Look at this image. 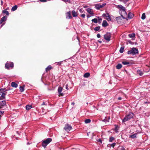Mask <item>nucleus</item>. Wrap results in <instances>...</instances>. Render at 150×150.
Returning <instances> with one entry per match:
<instances>
[{
  "mask_svg": "<svg viewBox=\"0 0 150 150\" xmlns=\"http://www.w3.org/2000/svg\"><path fill=\"white\" fill-rule=\"evenodd\" d=\"M98 42H100V43H101L102 42V41H98Z\"/></svg>",
  "mask_w": 150,
  "mask_h": 150,
  "instance_id": "53",
  "label": "nucleus"
},
{
  "mask_svg": "<svg viewBox=\"0 0 150 150\" xmlns=\"http://www.w3.org/2000/svg\"><path fill=\"white\" fill-rule=\"evenodd\" d=\"M129 0H125V1H126V2H127L128 1H129Z\"/></svg>",
  "mask_w": 150,
  "mask_h": 150,
  "instance_id": "54",
  "label": "nucleus"
},
{
  "mask_svg": "<svg viewBox=\"0 0 150 150\" xmlns=\"http://www.w3.org/2000/svg\"><path fill=\"white\" fill-rule=\"evenodd\" d=\"M6 105V102L5 100L2 101L0 102V109L2 108L3 106Z\"/></svg>",
  "mask_w": 150,
  "mask_h": 150,
  "instance_id": "13",
  "label": "nucleus"
},
{
  "mask_svg": "<svg viewBox=\"0 0 150 150\" xmlns=\"http://www.w3.org/2000/svg\"><path fill=\"white\" fill-rule=\"evenodd\" d=\"M85 15L84 14H83L81 15V16L83 18H84L85 17Z\"/></svg>",
  "mask_w": 150,
  "mask_h": 150,
  "instance_id": "42",
  "label": "nucleus"
},
{
  "mask_svg": "<svg viewBox=\"0 0 150 150\" xmlns=\"http://www.w3.org/2000/svg\"><path fill=\"white\" fill-rule=\"evenodd\" d=\"M122 63L124 65H127L129 64V62L126 61L122 62Z\"/></svg>",
  "mask_w": 150,
  "mask_h": 150,
  "instance_id": "35",
  "label": "nucleus"
},
{
  "mask_svg": "<svg viewBox=\"0 0 150 150\" xmlns=\"http://www.w3.org/2000/svg\"><path fill=\"white\" fill-rule=\"evenodd\" d=\"M124 47H121L120 50V53H122L124 51Z\"/></svg>",
  "mask_w": 150,
  "mask_h": 150,
  "instance_id": "28",
  "label": "nucleus"
},
{
  "mask_svg": "<svg viewBox=\"0 0 150 150\" xmlns=\"http://www.w3.org/2000/svg\"><path fill=\"white\" fill-rule=\"evenodd\" d=\"M102 25L103 27H106L108 25V24L107 21L105 20H104L103 21Z\"/></svg>",
  "mask_w": 150,
  "mask_h": 150,
  "instance_id": "18",
  "label": "nucleus"
},
{
  "mask_svg": "<svg viewBox=\"0 0 150 150\" xmlns=\"http://www.w3.org/2000/svg\"><path fill=\"white\" fill-rule=\"evenodd\" d=\"M92 21L95 23H97L98 22V19L96 18L93 19L92 20Z\"/></svg>",
  "mask_w": 150,
  "mask_h": 150,
  "instance_id": "32",
  "label": "nucleus"
},
{
  "mask_svg": "<svg viewBox=\"0 0 150 150\" xmlns=\"http://www.w3.org/2000/svg\"><path fill=\"white\" fill-rule=\"evenodd\" d=\"M122 150H125V149L124 147H122Z\"/></svg>",
  "mask_w": 150,
  "mask_h": 150,
  "instance_id": "49",
  "label": "nucleus"
},
{
  "mask_svg": "<svg viewBox=\"0 0 150 150\" xmlns=\"http://www.w3.org/2000/svg\"><path fill=\"white\" fill-rule=\"evenodd\" d=\"M118 99L119 100H120L122 99V98L121 97H119L118 98Z\"/></svg>",
  "mask_w": 150,
  "mask_h": 150,
  "instance_id": "47",
  "label": "nucleus"
},
{
  "mask_svg": "<svg viewBox=\"0 0 150 150\" xmlns=\"http://www.w3.org/2000/svg\"><path fill=\"white\" fill-rule=\"evenodd\" d=\"M90 75V74L89 73H86L84 74L83 76L85 78H88L89 76Z\"/></svg>",
  "mask_w": 150,
  "mask_h": 150,
  "instance_id": "23",
  "label": "nucleus"
},
{
  "mask_svg": "<svg viewBox=\"0 0 150 150\" xmlns=\"http://www.w3.org/2000/svg\"><path fill=\"white\" fill-rule=\"evenodd\" d=\"M66 18L71 19L72 17L71 15V13L70 11L66 13Z\"/></svg>",
  "mask_w": 150,
  "mask_h": 150,
  "instance_id": "10",
  "label": "nucleus"
},
{
  "mask_svg": "<svg viewBox=\"0 0 150 150\" xmlns=\"http://www.w3.org/2000/svg\"><path fill=\"white\" fill-rule=\"evenodd\" d=\"M146 15L145 13H144L142 14L141 17V18L143 20H144L146 18Z\"/></svg>",
  "mask_w": 150,
  "mask_h": 150,
  "instance_id": "29",
  "label": "nucleus"
},
{
  "mask_svg": "<svg viewBox=\"0 0 150 150\" xmlns=\"http://www.w3.org/2000/svg\"><path fill=\"white\" fill-rule=\"evenodd\" d=\"M11 86L12 87L16 88L18 86V85L15 82H13L11 83Z\"/></svg>",
  "mask_w": 150,
  "mask_h": 150,
  "instance_id": "19",
  "label": "nucleus"
},
{
  "mask_svg": "<svg viewBox=\"0 0 150 150\" xmlns=\"http://www.w3.org/2000/svg\"><path fill=\"white\" fill-rule=\"evenodd\" d=\"M24 87L21 86L20 87V91L21 92H22L24 91Z\"/></svg>",
  "mask_w": 150,
  "mask_h": 150,
  "instance_id": "33",
  "label": "nucleus"
},
{
  "mask_svg": "<svg viewBox=\"0 0 150 150\" xmlns=\"http://www.w3.org/2000/svg\"><path fill=\"white\" fill-rule=\"evenodd\" d=\"M106 5V4L104 3L102 5L97 4L95 5V8L97 9H99L100 8L104 7Z\"/></svg>",
  "mask_w": 150,
  "mask_h": 150,
  "instance_id": "6",
  "label": "nucleus"
},
{
  "mask_svg": "<svg viewBox=\"0 0 150 150\" xmlns=\"http://www.w3.org/2000/svg\"><path fill=\"white\" fill-rule=\"evenodd\" d=\"M111 38V34L110 33H107L106 34L104 35V38L106 40L109 41L110 40V38Z\"/></svg>",
  "mask_w": 150,
  "mask_h": 150,
  "instance_id": "5",
  "label": "nucleus"
},
{
  "mask_svg": "<svg viewBox=\"0 0 150 150\" xmlns=\"http://www.w3.org/2000/svg\"><path fill=\"white\" fill-rule=\"evenodd\" d=\"M52 69V67L50 65H49L46 68V71L47 72Z\"/></svg>",
  "mask_w": 150,
  "mask_h": 150,
  "instance_id": "25",
  "label": "nucleus"
},
{
  "mask_svg": "<svg viewBox=\"0 0 150 150\" xmlns=\"http://www.w3.org/2000/svg\"><path fill=\"white\" fill-rule=\"evenodd\" d=\"M68 87V84L66 85V88L67 89V90H68L69 89Z\"/></svg>",
  "mask_w": 150,
  "mask_h": 150,
  "instance_id": "44",
  "label": "nucleus"
},
{
  "mask_svg": "<svg viewBox=\"0 0 150 150\" xmlns=\"http://www.w3.org/2000/svg\"><path fill=\"white\" fill-rule=\"evenodd\" d=\"M98 141L99 142H102V141H101V139H99Z\"/></svg>",
  "mask_w": 150,
  "mask_h": 150,
  "instance_id": "51",
  "label": "nucleus"
},
{
  "mask_svg": "<svg viewBox=\"0 0 150 150\" xmlns=\"http://www.w3.org/2000/svg\"><path fill=\"white\" fill-rule=\"evenodd\" d=\"M7 91V90H5L4 88H1L0 89V92L1 93L3 92H5Z\"/></svg>",
  "mask_w": 150,
  "mask_h": 150,
  "instance_id": "31",
  "label": "nucleus"
},
{
  "mask_svg": "<svg viewBox=\"0 0 150 150\" xmlns=\"http://www.w3.org/2000/svg\"><path fill=\"white\" fill-rule=\"evenodd\" d=\"M97 36L98 38H100V34H98L97 35Z\"/></svg>",
  "mask_w": 150,
  "mask_h": 150,
  "instance_id": "43",
  "label": "nucleus"
},
{
  "mask_svg": "<svg viewBox=\"0 0 150 150\" xmlns=\"http://www.w3.org/2000/svg\"><path fill=\"white\" fill-rule=\"evenodd\" d=\"M137 134H134L130 135L129 136V137L133 139L136 138L137 137Z\"/></svg>",
  "mask_w": 150,
  "mask_h": 150,
  "instance_id": "20",
  "label": "nucleus"
},
{
  "mask_svg": "<svg viewBox=\"0 0 150 150\" xmlns=\"http://www.w3.org/2000/svg\"><path fill=\"white\" fill-rule=\"evenodd\" d=\"M87 16L88 18H89L90 17V16H89L88 15H87Z\"/></svg>",
  "mask_w": 150,
  "mask_h": 150,
  "instance_id": "55",
  "label": "nucleus"
},
{
  "mask_svg": "<svg viewBox=\"0 0 150 150\" xmlns=\"http://www.w3.org/2000/svg\"><path fill=\"white\" fill-rule=\"evenodd\" d=\"M86 10L92 16H93L94 15L93 11L92 9L90 8H88L86 9Z\"/></svg>",
  "mask_w": 150,
  "mask_h": 150,
  "instance_id": "12",
  "label": "nucleus"
},
{
  "mask_svg": "<svg viewBox=\"0 0 150 150\" xmlns=\"http://www.w3.org/2000/svg\"><path fill=\"white\" fill-rule=\"evenodd\" d=\"M13 64L12 62L10 64L7 63L5 64V67L8 69H9L10 67H11L12 68L13 67Z\"/></svg>",
  "mask_w": 150,
  "mask_h": 150,
  "instance_id": "9",
  "label": "nucleus"
},
{
  "mask_svg": "<svg viewBox=\"0 0 150 150\" xmlns=\"http://www.w3.org/2000/svg\"><path fill=\"white\" fill-rule=\"evenodd\" d=\"M7 91V90H5L4 88H1L0 89V92L1 93L3 92H5Z\"/></svg>",
  "mask_w": 150,
  "mask_h": 150,
  "instance_id": "30",
  "label": "nucleus"
},
{
  "mask_svg": "<svg viewBox=\"0 0 150 150\" xmlns=\"http://www.w3.org/2000/svg\"><path fill=\"white\" fill-rule=\"evenodd\" d=\"M1 114H0V115H1Z\"/></svg>",
  "mask_w": 150,
  "mask_h": 150,
  "instance_id": "58",
  "label": "nucleus"
},
{
  "mask_svg": "<svg viewBox=\"0 0 150 150\" xmlns=\"http://www.w3.org/2000/svg\"><path fill=\"white\" fill-rule=\"evenodd\" d=\"M133 14L129 12L128 15V17L129 19H131L133 17Z\"/></svg>",
  "mask_w": 150,
  "mask_h": 150,
  "instance_id": "17",
  "label": "nucleus"
},
{
  "mask_svg": "<svg viewBox=\"0 0 150 150\" xmlns=\"http://www.w3.org/2000/svg\"><path fill=\"white\" fill-rule=\"evenodd\" d=\"M3 2L2 1H1V5H3Z\"/></svg>",
  "mask_w": 150,
  "mask_h": 150,
  "instance_id": "50",
  "label": "nucleus"
},
{
  "mask_svg": "<svg viewBox=\"0 0 150 150\" xmlns=\"http://www.w3.org/2000/svg\"><path fill=\"white\" fill-rule=\"evenodd\" d=\"M52 141V139L49 138L46 139L45 140L43 141L42 143V146L44 148H45L47 145Z\"/></svg>",
  "mask_w": 150,
  "mask_h": 150,
  "instance_id": "1",
  "label": "nucleus"
},
{
  "mask_svg": "<svg viewBox=\"0 0 150 150\" xmlns=\"http://www.w3.org/2000/svg\"><path fill=\"white\" fill-rule=\"evenodd\" d=\"M4 112L3 111H0V114H3Z\"/></svg>",
  "mask_w": 150,
  "mask_h": 150,
  "instance_id": "45",
  "label": "nucleus"
},
{
  "mask_svg": "<svg viewBox=\"0 0 150 150\" xmlns=\"http://www.w3.org/2000/svg\"><path fill=\"white\" fill-rule=\"evenodd\" d=\"M3 25H4L3 24H2V25H1V27H2V26H3Z\"/></svg>",
  "mask_w": 150,
  "mask_h": 150,
  "instance_id": "57",
  "label": "nucleus"
},
{
  "mask_svg": "<svg viewBox=\"0 0 150 150\" xmlns=\"http://www.w3.org/2000/svg\"><path fill=\"white\" fill-rule=\"evenodd\" d=\"M114 139V138L113 137H110L109 139V142H112V141Z\"/></svg>",
  "mask_w": 150,
  "mask_h": 150,
  "instance_id": "38",
  "label": "nucleus"
},
{
  "mask_svg": "<svg viewBox=\"0 0 150 150\" xmlns=\"http://www.w3.org/2000/svg\"><path fill=\"white\" fill-rule=\"evenodd\" d=\"M3 13H4L6 14L7 15H8L9 13L8 11L5 10H4L3 11Z\"/></svg>",
  "mask_w": 150,
  "mask_h": 150,
  "instance_id": "36",
  "label": "nucleus"
},
{
  "mask_svg": "<svg viewBox=\"0 0 150 150\" xmlns=\"http://www.w3.org/2000/svg\"><path fill=\"white\" fill-rule=\"evenodd\" d=\"M40 1L42 2H46L47 1V0H39Z\"/></svg>",
  "mask_w": 150,
  "mask_h": 150,
  "instance_id": "40",
  "label": "nucleus"
},
{
  "mask_svg": "<svg viewBox=\"0 0 150 150\" xmlns=\"http://www.w3.org/2000/svg\"><path fill=\"white\" fill-rule=\"evenodd\" d=\"M103 16L105 17L106 18V19L108 21H111V20L109 14L108 13H106L105 14H103Z\"/></svg>",
  "mask_w": 150,
  "mask_h": 150,
  "instance_id": "7",
  "label": "nucleus"
},
{
  "mask_svg": "<svg viewBox=\"0 0 150 150\" xmlns=\"http://www.w3.org/2000/svg\"><path fill=\"white\" fill-rule=\"evenodd\" d=\"M62 88L61 87H58V93H59V96H62L63 95V93H61V91H62Z\"/></svg>",
  "mask_w": 150,
  "mask_h": 150,
  "instance_id": "11",
  "label": "nucleus"
},
{
  "mask_svg": "<svg viewBox=\"0 0 150 150\" xmlns=\"http://www.w3.org/2000/svg\"><path fill=\"white\" fill-rule=\"evenodd\" d=\"M71 104L72 105H74L75 104V103L74 102L72 103Z\"/></svg>",
  "mask_w": 150,
  "mask_h": 150,
  "instance_id": "52",
  "label": "nucleus"
},
{
  "mask_svg": "<svg viewBox=\"0 0 150 150\" xmlns=\"http://www.w3.org/2000/svg\"><path fill=\"white\" fill-rule=\"evenodd\" d=\"M42 105H46L45 104V103L44 102H43L42 103Z\"/></svg>",
  "mask_w": 150,
  "mask_h": 150,
  "instance_id": "48",
  "label": "nucleus"
},
{
  "mask_svg": "<svg viewBox=\"0 0 150 150\" xmlns=\"http://www.w3.org/2000/svg\"><path fill=\"white\" fill-rule=\"evenodd\" d=\"M7 18V17L6 16L1 18L0 21V24H1L3 22L6 21V20Z\"/></svg>",
  "mask_w": 150,
  "mask_h": 150,
  "instance_id": "15",
  "label": "nucleus"
},
{
  "mask_svg": "<svg viewBox=\"0 0 150 150\" xmlns=\"http://www.w3.org/2000/svg\"><path fill=\"white\" fill-rule=\"evenodd\" d=\"M123 13H124V15H124V16H125V15H126L125 14V13H124L123 12Z\"/></svg>",
  "mask_w": 150,
  "mask_h": 150,
  "instance_id": "56",
  "label": "nucleus"
},
{
  "mask_svg": "<svg viewBox=\"0 0 150 150\" xmlns=\"http://www.w3.org/2000/svg\"><path fill=\"white\" fill-rule=\"evenodd\" d=\"M91 122V120L90 119H86L85 120V122L86 123H89Z\"/></svg>",
  "mask_w": 150,
  "mask_h": 150,
  "instance_id": "34",
  "label": "nucleus"
},
{
  "mask_svg": "<svg viewBox=\"0 0 150 150\" xmlns=\"http://www.w3.org/2000/svg\"><path fill=\"white\" fill-rule=\"evenodd\" d=\"M115 145H116V143H113L112 144H111V146L113 147H114L115 146Z\"/></svg>",
  "mask_w": 150,
  "mask_h": 150,
  "instance_id": "39",
  "label": "nucleus"
},
{
  "mask_svg": "<svg viewBox=\"0 0 150 150\" xmlns=\"http://www.w3.org/2000/svg\"><path fill=\"white\" fill-rule=\"evenodd\" d=\"M122 67V65L120 64H119L116 66V67L117 69H121Z\"/></svg>",
  "mask_w": 150,
  "mask_h": 150,
  "instance_id": "21",
  "label": "nucleus"
},
{
  "mask_svg": "<svg viewBox=\"0 0 150 150\" xmlns=\"http://www.w3.org/2000/svg\"><path fill=\"white\" fill-rule=\"evenodd\" d=\"M137 74L141 76L143 75V73L142 72L139 70H138L137 71Z\"/></svg>",
  "mask_w": 150,
  "mask_h": 150,
  "instance_id": "22",
  "label": "nucleus"
},
{
  "mask_svg": "<svg viewBox=\"0 0 150 150\" xmlns=\"http://www.w3.org/2000/svg\"><path fill=\"white\" fill-rule=\"evenodd\" d=\"M98 20L99 21H101L102 20L101 18H99V17H98Z\"/></svg>",
  "mask_w": 150,
  "mask_h": 150,
  "instance_id": "46",
  "label": "nucleus"
},
{
  "mask_svg": "<svg viewBox=\"0 0 150 150\" xmlns=\"http://www.w3.org/2000/svg\"><path fill=\"white\" fill-rule=\"evenodd\" d=\"M128 36L130 38H134L135 36V34L134 33L130 34Z\"/></svg>",
  "mask_w": 150,
  "mask_h": 150,
  "instance_id": "26",
  "label": "nucleus"
},
{
  "mask_svg": "<svg viewBox=\"0 0 150 150\" xmlns=\"http://www.w3.org/2000/svg\"><path fill=\"white\" fill-rule=\"evenodd\" d=\"M72 16L74 17H77L78 16V13L74 10H73L71 12Z\"/></svg>",
  "mask_w": 150,
  "mask_h": 150,
  "instance_id": "16",
  "label": "nucleus"
},
{
  "mask_svg": "<svg viewBox=\"0 0 150 150\" xmlns=\"http://www.w3.org/2000/svg\"><path fill=\"white\" fill-rule=\"evenodd\" d=\"M79 11L81 13H82L83 12V10L82 8H80L79 9Z\"/></svg>",
  "mask_w": 150,
  "mask_h": 150,
  "instance_id": "41",
  "label": "nucleus"
},
{
  "mask_svg": "<svg viewBox=\"0 0 150 150\" xmlns=\"http://www.w3.org/2000/svg\"><path fill=\"white\" fill-rule=\"evenodd\" d=\"M116 7L118 8L121 9L122 11V12L125 13L126 15H127V13L125 11V7L122 6L121 5H118L116 6Z\"/></svg>",
  "mask_w": 150,
  "mask_h": 150,
  "instance_id": "4",
  "label": "nucleus"
},
{
  "mask_svg": "<svg viewBox=\"0 0 150 150\" xmlns=\"http://www.w3.org/2000/svg\"><path fill=\"white\" fill-rule=\"evenodd\" d=\"M17 6L16 5H15L12 7L11 10L12 11H15L17 9Z\"/></svg>",
  "mask_w": 150,
  "mask_h": 150,
  "instance_id": "27",
  "label": "nucleus"
},
{
  "mask_svg": "<svg viewBox=\"0 0 150 150\" xmlns=\"http://www.w3.org/2000/svg\"><path fill=\"white\" fill-rule=\"evenodd\" d=\"M127 53L128 54H132V55H134L138 54V50L136 48L133 47L131 50L128 51Z\"/></svg>",
  "mask_w": 150,
  "mask_h": 150,
  "instance_id": "2",
  "label": "nucleus"
},
{
  "mask_svg": "<svg viewBox=\"0 0 150 150\" xmlns=\"http://www.w3.org/2000/svg\"><path fill=\"white\" fill-rule=\"evenodd\" d=\"M32 108V106L30 105H28L26 106V108L27 110H29Z\"/></svg>",
  "mask_w": 150,
  "mask_h": 150,
  "instance_id": "24",
  "label": "nucleus"
},
{
  "mask_svg": "<svg viewBox=\"0 0 150 150\" xmlns=\"http://www.w3.org/2000/svg\"><path fill=\"white\" fill-rule=\"evenodd\" d=\"M1 97H0V100H2L5 99V95L7 94L6 92H3L1 93Z\"/></svg>",
  "mask_w": 150,
  "mask_h": 150,
  "instance_id": "14",
  "label": "nucleus"
},
{
  "mask_svg": "<svg viewBox=\"0 0 150 150\" xmlns=\"http://www.w3.org/2000/svg\"><path fill=\"white\" fill-rule=\"evenodd\" d=\"M71 126L69 125H66L64 128V129L67 132H68L71 129Z\"/></svg>",
  "mask_w": 150,
  "mask_h": 150,
  "instance_id": "8",
  "label": "nucleus"
},
{
  "mask_svg": "<svg viewBox=\"0 0 150 150\" xmlns=\"http://www.w3.org/2000/svg\"><path fill=\"white\" fill-rule=\"evenodd\" d=\"M133 114L132 113L130 112L122 120L123 122H125L133 117Z\"/></svg>",
  "mask_w": 150,
  "mask_h": 150,
  "instance_id": "3",
  "label": "nucleus"
},
{
  "mask_svg": "<svg viewBox=\"0 0 150 150\" xmlns=\"http://www.w3.org/2000/svg\"><path fill=\"white\" fill-rule=\"evenodd\" d=\"M100 29V27L99 26H98L95 28L94 30L96 31H98Z\"/></svg>",
  "mask_w": 150,
  "mask_h": 150,
  "instance_id": "37",
  "label": "nucleus"
}]
</instances>
